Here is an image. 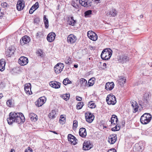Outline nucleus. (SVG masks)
Listing matches in <instances>:
<instances>
[{"instance_id": "nucleus-63", "label": "nucleus", "mask_w": 152, "mask_h": 152, "mask_svg": "<svg viewBox=\"0 0 152 152\" xmlns=\"http://www.w3.org/2000/svg\"><path fill=\"white\" fill-rule=\"evenodd\" d=\"M65 62L66 64H69V61L68 60L66 61Z\"/></svg>"}, {"instance_id": "nucleus-9", "label": "nucleus", "mask_w": 152, "mask_h": 152, "mask_svg": "<svg viewBox=\"0 0 152 152\" xmlns=\"http://www.w3.org/2000/svg\"><path fill=\"white\" fill-rule=\"evenodd\" d=\"M68 139L71 143L74 145L77 144V139H76L75 137L71 134H69L68 135Z\"/></svg>"}, {"instance_id": "nucleus-30", "label": "nucleus", "mask_w": 152, "mask_h": 152, "mask_svg": "<svg viewBox=\"0 0 152 152\" xmlns=\"http://www.w3.org/2000/svg\"><path fill=\"white\" fill-rule=\"evenodd\" d=\"M78 2L77 0H73L72 4V6L76 8H78L79 7Z\"/></svg>"}, {"instance_id": "nucleus-28", "label": "nucleus", "mask_w": 152, "mask_h": 152, "mask_svg": "<svg viewBox=\"0 0 152 152\" xmlns=\"http://www.w3.org/2000/svg\"><path fill=\"white\" fill-rule=\"evenodd\" d=\"M56 114V113L55 110H53L49 114L48 117L50 118H55V115Z\"/></svg>"}, {"instance_id": "nucleus-22", "label": "nucleus", "mask_w": 152, "mask_h": 152, "mask_svg": "<svg viewBox=\"0 0 152 152\" xmlns=\"http://www.w3.org/2000/svg\"><path fill=\"white\" fill-rule=\"evenodd\" d=\"M25 91L27 94L29 95H31L32 94V92L31 91V88L30 86H29L28 84H26L24 86Z\"/></svg>"}, {"instance_id": "nucleus-54", "label": "nucleus", "mask_w": 152, "mask_h": 152, "mask_svg": "<svg viewBox=\"0 0 152 152\" xmlns=\"http://www.w3.org/2000/svg\"><path fill=\"white\" fill-rule=\"evenodd\" d=\"M115 127V128L118 130V131L121 128L120 126L118 124H117Z\"/></svg>"}, {"instance_id": "nucleus-20", "label": "nucleus", "mask_w": 152, "mask_h": 152, "mask_svg": "<svg viewBox=\"0 0 152 152\" xmlns=\"http://www.w3.org/2000/svg\"><path fill=\"white\" fill-rule=\"evenodd\" d=\"M6 62L4 59H1L0 60V70L3 71L5 69Z\"/></svg>"}, {"instance_id": "nucleus-1", "label": "nucleus", "mask_w": 152, "mask_h": 152, "mask_svg": "<svg viewBox=\"0 0 152 152\" xmlns=\"http://www.w3.org/2000/svg\"><path fill=\"white\" fill-rule=\"evenodd\" d=\"M25 119L22 113H16L11 112L10 113L9 118H7L8 123L11 125L13 122L21 124L24 122Z\"/></svg>"}, {"instance_id": "nucleus-44", "label": "nucleus", "mask_w": 152, "mask_h": 152, "mask_svg": "<svg viewBox=\"0 0 152 152\" xmlns=\"http://www.w3.org/2000/svg\"><path fill=\"white\" fill-rule=\"evenodd\" d=\"M37 54L38 55V56H40L42 57L43 56V52L42 50H38L37 52Z\"/></svg>"}, {"instance_id": "nucleus-7", "label": "nucleus", "mask_w": 152, "mask_h": 152, "mask_svg": "<svg viewBox=\"0 0 152 152\" xmlns=\"http://www.w3.org/2000/svg\"><path fill=\"white\" fill-rule=\"evenodd\" d=\"M86 121L88 123H91L93 121L94 116L90 112H87L85 114Z\"/></svg>"}, {"instance_id": "nucleus-16", "label": "nucleus", "mask_w": 152, "mask_h": 152, "mask_svg": "<svg viewBox=\"0 0 152 152\" xmlns=\"http://www.w3.org/2000/svg\"><path fill=\"white\" fill-rule=\"evenodd\" d=\"M51 87L55 88H58L60 87V83L56 81H52L50 83Z\"/></svg>"}, {"instance_id": "nucleus-34", "label": "nucleus", "mask_w": 152, "mask_h": 152, "mask_svg": "<svg viewBox=\"0 0 152 152\" xmlns=\"http://www.w3.org/2000/svg\"><path fill=\"white\" fill-rule=\"evenodd\" d=\"M94 78H92L89 80L88 82V85L89 86H92L94 84Z\"/></svg>"}, {"instance_id": "nucleus-17", "label": "nucleus", "mask_w": 152, "mask_h": 152, "mask_svg": "<svg viewBox=\"0 0 152 152\" xmlns=\"http://www.w3.org/2000/svg\"><path fill=\"white\" fill-rule=\"evenodd\" d=\"M79 134L80 136L83 138H85L86 136L87 133L86 129L84 128H80L79 131Z\"/></svg>"}, {"instance_id": "nucleus-33", "label": "nucleus", "mask_w": 152, "mask_h": 152, "mask_svg": "<svg viewBox=\"0 0 152 152\" xmlns=\"http://www.w3.org/2000/svg\"><path fill=\"white\" fill-rule=\"evenodd\" d=\"M92 101H91L89 102L88 104V107L91 109L94 108L96 107L95 104L94 103H92Z\"/></svg>"}, {"instance_id": "nucleus-40", "label": "nucleus", "mask_w": 152, "mask_h": 152, "mask_svg": "<svg viewBox=\"0 0 152 152\" xmlns=\"http://www.w3.org/2000/svg\"><path fill=\"white\" fill-rule=\"evenodd\" d=\"M39 7V3L38 2H36V3L34 4L31 7L34 10H36Z\"/></svg>"}, {"instance_id": "nucleus-38", "label": "nucleus", "mask_w": 152, "mask_h": 152, "mask_svg": "<svg viewBox=\"0 0 152 152\" xmlns=\"http://www.w3.org/2000/svg\"><path fill=\"white\" fill-rule=\"evenodd\" d=\"M63 116V115H61L60 117V119L59 120L60 123L62 124H64L66 121L65 118L64 116Z\"/></svg>"}, {"instance_id": "nucleus-25", "label": "nucleus", "mask_w": 152, "mask_h": 152, "mask_svg": "<svg viewBox=\"0 0 152 152\" xmlns=\"http://www.w3.org/2000/svg\"><path fill=\"white\" fill-rule=\"evenodd\" d=\"M133 104H132V107L134 108L133 113H136L138 111L139 106L138 105L137 103L136 102H133Z\"/></svg>"}, {"instance_id": "nucleus-56", "label": "nucleus", "mask_w": 152, "mask_h": 152, "mask_svg": "<svg viewBox=\"0 0 152 152\" xmlns=\"http://www.w3.org/2000/svg\"><path fill=\"white\" fill-rule=\"evenodd\" d=\"M41 32H37L36 34V37H40V35Z\"/></svg>"}, {"instance_id": "nucleus-32", "label": "nucleus", "mask_w": 152, "mask_h": 152, "mask_svg": "<svg viewBox=\"0 0 152 152\" xmlns=\"http://www.w3.org/2000/svg\"><path fill=\"white\" fill-rule=\"evenodd\" d=\"M80 83L81 86H85L87 84V81L84 78H82L80 79Z\"/></svg>"}, {"instance_id": "nucleus-23", "label": "nucleus", "mask_w": 152, "mask_h": 152, "mask_svg": "<svg viewBox=\"0 0 152 152\" xmlns=\"http://www.w3.org/2000/svg\"><path fill=\"white\" fill-rule=\"evenodd\" d=\"M73 17H71L70 18H69V20H68V23L69 25L74 26L76 23V21L73 19Z\"/></svg>"}, {"instance_id": "nucleus-4", "label": "nucleus", "mask_w": 152, "mask_h": 152, "mask_svg": "<svg viewBox=\"0 0 152 152\" xmlns=\"http://www.w3.org/2000/svg\"><path fill=\"white\" fill-rule=\"evenodd\" d=\"M106 101L109 104L114 105L116 102V98L115 96L112 94H110L107 95Z\"/></svg>"}, {"instance_id": "nucleus-14", "label": "nucleus", "mask_w": 152, "mask_h": 152, "mask_svg": "<svg viewBox=\"0 0 152 152\" xmlns=\"http://www.w3.org/2000/svg\"><path fill=\"white\" fill-rule=\"evenodd\" d=\"M28 58L24 56L20 57L19 59V63L21 66L26 65L28 63Z\"/></svg>"}, {"instance_id": "nucleus-15", "label": "nucleus", "mask_w": 152, "mask_h": 152, "mask_svg": "<svg viewBox=\"0 0 152 152\" xmlns=\"http://www.w3.org/2000/svg\"><path fill=\"white\" fill-rule=\"evenodd\" d=\"M56 36L55 34L53 32L49 33L47 37L48 41L49 42H53L55 39Z\"/></svg>"}, {"instance_id": "nucleus-5", "label": "nucleus", "mask_w": 152, "mask_h": 152, "mask_svg": "<svg viewBox=\"0 0 152 152\" xmlns=\"http://www.w3.org/2000/svg\"><path fill=\"white\" fill-rule=\"evenodd\" d=\"M64 65L63 63H58L54 67V70L57 74L60 73L62 71Z\"/></svg>"}, {"instance_id": "nucleus-6", "label": "nucleus", "mask_w": 152, "mask_h": 152, "mask_svg": "<svg viewBox=\"0 0 152 152\" xmlns=\"http://www.w3.org/2000/svg\"><path fill=\"white\" fill-rule=\"evenodd\" d=\"M87 36L90 39L93 41H95L97 39V35L93 31H88L87 32Z\"/></svg>"}, {"instance_id": "nucleus-45", "label": "nucleus", "mask_w": 152, "mask_h": 152, "mask_svg": "<svg viewBox=\"0 0 152 152\" xmlns=\"http://www.w3.org/2000/svg\"><path fill=\"white\" fill-rule=\"evenodd\" d=\"M86 7H88L89 6H91V2L89 0H86Z\"/></svg>"}, {"instance_id": "nucleus-43", "label": "nucleus", "mask_w": 152, "mask_h": 152, "mask_svg": "<svg viewBox=\"0 0 152 152\" xmlns=\"http://www.w3.org/2000/svg\"><path fill=\"white\" fill-rule=\"evenodd\" d=\"M149 95L148 94H144V99L145 101H146V103L148 102V101L149 99Z\"/></svg>"}, {"instance_id": "nucleus-3", "label": "nucleus", "mask_w": 152, "mask_h": 152, "mask_svg": "<svg viewBox=\"0 0 152 152\" xmlns=\"http://www.w3.org/2000/svg\"><path fill=\"white\" fill-rule=\"evenodd\" d=\"M151 115L150 113H145L142 115L140 121L142 124H146L151 121Z\"/></svg>"}, {"instance_id": "nucleus-53", "label": "nucleus", "mask_w": 152, "mask_h": 152, "mask_svg": "<svg viewBox=\"0 0 152 152\" xmlns=\"http://www.w3.org/2000/svg\"><path fill=\"white\" fill-rule=\"evenodd\" d=\"M76 99L77 100L79 101H81L82 100V98L79 96H76Z\"/></svg>"}, {"instance_id": "nucleus-51", "label": "nucleus", "mask_w": 152, "mask_h": 152, "mask_svg": "<svg viewBox=\"0 0 152 152\" xmlns=\"http://www.w3.org/2000/svg\"><path fill=\"white\" fill-rule=\"evenodd\" d=\"M39 22V18H37L34 19V22L35 23H38Z\"/></svg>"}, {"instance_id": "nucleus-18", "label": "nucleus", "mask_w": 152, "mask_h": 152, "mask_svg": "<svg viewBox=\"0 0 152 152\" xmlns=\"http://www.w3.org/2000/svg\"><path fill=\"white\" fill-rule=\"evenodd\" d=\"M114 84L113 82H108L106 83L105 88L107 90H111L114 88Z\"/></svg>"}, {"instance_id": "nucleus-48", "label": "nucleus", "mask_w": 152, "mask_h": 152, "mask_svg": "<svg viewBox=\"0 0 152 152\" xmlns=\"http://www.w3.org/2000/svg\"><path fill=\"white\" fill-rule=\"evenodd\" d=\"M1 5L3 7H7L9 6L8 5L6 2L2 3Z\"/></svg>"}, {"instance_id": "nucleus-11", "label": "nucleus", "mask_w": 152, "mask_h": 152, "mask_svg": "<svg viewBox=\"0 0 152 152\" xmlns=\"http://www.w3.org/2000/svg\"><path fill=\"white\" fill-rule=\"evenodd\" d=\"M76 37L73 34L69 35L67 38V41L68 43L73 44L76 41Z\"/></svg>"}, {"instance_id": "nucleus-62", "label": "nucleus", "mask_w": 152, "mask_h": 152, "mask_svg": "<svg viewBox=\"0 0 152 152\" xmlns=\"http://www.w3.org/2000/svg\"><path fill=\"white\" fill-rule=\"evenodd\" d=\"M122 125L124 126V125H125V122L124 121H123L122 122Z\"/></svg>"}, {"instance_id": "nucleus-39", "label": "nucleus", "mask_w": 152, "mask_h": 152, "mask_svg": "<svg viewBox=\"0 0 152 152\" xmlns=\"http://www.w3.org/2000/svg\"><path fill=\"white\" fill-rule=\"evenodd\" d=\"M92 13V11L91 10H89L85 12L84 16L85 17H88V16Z\"/></svg>"}, {"instance_id": "nucleus-29", "label": "nucleus", "mask_w": 152, "mask_h": 152, "mask_svg": "<svg viewBox=\"0 0 152 152\" xmlns=\"http://www.w3.org/2000/svg\"><path fill=\"white\" fill-rule=\"evenodd\" d=\"M117 12L115 9H113L111 10L109 13V15L113 17H115L117 14Z\"/></svg>"}, {"instance_id": "nucleus-26", "label": "nucleus", "mask_w": 152, "mask_h": 152, "mask_svg": "<svg viewBox=\"0 0 152 152\" xmlns=\"http://www.w3.org/2000/svg\"><path fill=\"white\" fill-rule=\"evenodd\" d=\"M44 23L46 28H48L49 26L48 19L46 18V15H44L43 17Z\"/></svg>"}, {"instance_id": "nucleus-42", "label": "nucleus", "mask_w": 152, "mask_h": 152, "mask_svg": "<svg viewBox=\"0 0 152 152\" xmlns=\"http://www.w3.org/2000/svg\"><path fill=\"white\" fill-rule=\"evenodd\" d=\"M35 104L38 107H39L42 106L43 104L39 99L35 102Z\"/></svg>"}, {"instance_id": "nucleus-36", "label": "nucleus", "mask_w": 152, "mask_h": 152, "mask_svg": "<svg viewBox=\"0 0 152 152\" xmlns=\"http://www.w3.org/2000/svg\"><path fill=\"white\" fill-rule=\"evenodd\" d=\"M83 102H79L76 105V108L77 109H81L83 106Z\"/></svg>"}, {"instance_id": "nucleus-47", "label": "nucleus", "mask_w": 152, "mask_h": 152, "mask_svg": "<svg viewBox=\"0 0 152 152\" xmlns=\"http://www.w3.org/2000/svg\"><path fill=\"white\" fill-rule=\"evenodd\" d=\"M73 127L77 128V121L76 120H74L73 122Z\"/></svg>"}, {"instance_id": "nucleus-58", "label": "nucleus", "mask_w": 152, "mask_h": 152, "mask_svg": "<svg viewBox=\"0 0 152 152\" xmlns=\"http://www.w3.org/2000/svg\"><path fill=\"white\" fill-rule=\"evenodd\" d=\"M50 131V132H51L53 133L54 134H58V133L56 132L55 131Z\"/></svg>"}, {"instance_id": "nucleus-35", "label": "nucleus", "mask_w": 152, "mask_h": 152, "mask_svg": "<svg viewBox=\"0 0 152 152\" xmlns=\"http://www.w3.org/2000/svg\"><path fill=\"white\" fill-rule=\"evenodd\" d=\"M63 83V84L65 85H66L68 84L72 83V82L69 80L68 78L65 79L64 80Z\"/></svg>"}, {"instance_id": "nucleus-19", "label": "nucleus", "mask_w": 152, "mask_h": 152, "mask_svg": "<svg viewBox=\"0 0 152 152\" xmlns=\"http://www.w3.org/2000/svg\"><path fill=\"white\" fill-rule=\"evenodd\" d=\"M118 120L117 116L115 115H113L111 118L110 120L109 121H111L112 124H113L115 125L117 124Z\"/></svg>"}, {"instance_id": "nucleus-60", "label": "nucleus", "mask_w": 152, "mask_h": 152, "mask_svg": "<svg viewBox=\"0 0 152 152\" xmlns=\"http://www.w3.org/2000/svg\"><path fill=\"white\" fill-rule=\"evenodd\" d=\"M74 66L75 68H77L78 67V66L77 64H74Z\"/></svg>"}, {"instance_id": "nucleus-52", "label": "nucleus", "mask_w": 152, "mask_h": 152, "mask_svg": "<svg viewBox=\"0 0 152 152\" xmlns=\"http://www.w3.org/2000/svg\"><path fill=\"white\" fill-rule=\"evenodd\" d=\"M107 152H116V151L115 148H112L109 150Z\"/></svg>"}, {"instance_id": "nucleus-46", "label": "nucleus", "mask_w": 152, "mask_h": 152, "mask_svg": "<svg viewBox=\"0 0 152 152\" xmlns=\"http://www.w3.org/2000/svg\"><path fill=\"white\" fill-rule=\"evenodd\" d=\"M46 98H45V96L43 97H40L39 99H38L41 101V102L42 103V104H43L45 102V99Z\"/></svg>"}, {"instance_id": "nucleus-8", "label": "nucleus", "mask_w": 152, "mask_h": 152, "mask_svg": "<svg viewBox=\"0 0 152 152\" xmlns=\"http://www.w3.org/2000/svg\"><path fill=\"white\" fill-rule=\"evenodd\" d=\"M25 7V2L23 0H18L16 5L17 10L20 11L23 9Z\"/></svg>"}, {"instance_id": "nucleus-13", "label": "nucleus", "mask_w": 152, "mask_h": 152, "mask_svg": "<svg viewBox=\"0 0 152 152\" xmlns=\"http://www.w3.org/2000/svg\"><path fill=\"white\" fill-rule=\"evenodd\" d=\"M92 147V145L91 144L90 141L84 142L83 145V150L85 151L88 150L90 149Z\"/></svg>"}, {"instance_id": "nucleus-64", "label": "nucleus", "mask_w": 152, "mask_h": 152, "mask_svg": "<svg viewBox=\"0 0 152 152\" xmlns=\"http://www.w3.org/2000/svg\"><path fill=\"white\" fill-rule=\"evenodd\" d=\"M10 152H15V151L14 150L12 149L11 150V151Z\"/></svg>"}, {"instance_id": "nucleus-57", "label": "nucleus", "mask_w": 152, "mask_h": 152, "mask_svg": "<svg viewBox=\"0 0 152 152\" xmlns=\"http://www.w3.org/2000/svg\"><path fill=\"white\" fill-rule=\"evenodd\" d=\"M111 130L113 131H118V130L117 129L115 128V127H113L112 129Z\"/></svg>"}, {"instance_id": "nucleus-37", "label": "nucleus", "mask_w": 152, "mask_h": 152, "mask_svg": "<svg viewBox=\"0 0 152 152\" xmlns=\"http://www.w3.org/2000/svg\"><path fill=\"white\" fill-rule=\"evenodd\" d=\"M70 96V95L69 94H66L63 95L62 98L64 100L67 101L69 99Z\"/></svg>"}, {"instance_id": "nucleus-59", "label": "nucleus", "mask_w": 152, "mask_h": 152, "mask_svg": "<svg viewBox=\"0 0 152 152\" xmlns=\"http://www.w3.org/2000/svg\"><path fill=\"white\" fill-rule=\"evenodd\" d=\"M100 0H92V1L95 2L97 3H98Z\"/></svg>"}, {"instance_id": "nucleus-12", "label": "nucleus", "mask_w": 152, "mask_h": 152, "mask_svg": "<svg viewBox=\"0 0 152 152\" xmlns=\"http://www.w3.org/2000/svg\"><path fill=\"white\" fill-rule=\"evenodd\" d=\"M29 37L27 35H25L22 38L20 41V43L22 45L27 44L30 41Z\"/></svg>"}, {"instance_id": "nucleus-10", "label": "nucleus", "mask_w": 152, "mask_h": 152, "mask_svg": "<svg viewBox=\"0 0 152 152\" xmlns=\"http://www.w3.org/2000/svg\"><path fill=\"white\" fill-rule=\"evenodd\" d=\"M117 140L116 134H112L110 135L108 139V141L111 144H114Z\"/></svg>"}, {"instance_id": "nucleus-31", "label": "nucleus", "mask_w": 152, "mask_h": 152, "mask_svg": "<svg viewBox=\"0 0 152 152\" xmlns=\"http://www.w3.org/2000/svg\"><path fill=\"white\" fill-rule=\"evenodd\" d=\"M121 79L119 80V84L121 85L126 83V79L125 77H124L123 76H121Z\"/></svg>"}, {"instance_id": "nucleus-55", "label": "nucleus", "mask_w": 152, "mask_h": 152, "mask_svg": "<svg viewBox=\"0 0 152 152\" xmlns=\"http://www.w3.org/2000/svg\"><path fill=\"white\" fill-rule=\"evenodd\" d=\"M34 11V9L31 7L29 11V13L30 14H32Z\"/></svg>"}, {"instance_id": "nucleus-41", "label": "nucleus", "mask_w": 152, "mask_h": 152, "mask_svg": "<svg viewBox=\"0 0 152 152\" xmlns=\"http://www.w3.org/2000/svg\"><path fill=\"white\" fill-rule=\"evenodd\" d=\"M86 0H79V3L82 6L86 7Z\"/></svg>"}, {"instance_id": "nucleus-61", "label": "nucleus", "mask_w": 152, "mask_h": 152, "mask_svg": "<svg viewBox=\"0 0 152 152\" xmlns=\"http://www.w3.org/2000/svg\"><path fill=\"white\" fill-rule=\"evenodd\" d=\"M3 96V95L2 94H0V99Z\"/></svg>"}, {"instance_id": "nucleus-21", "label": "nucleus", "mask_w": 152, "mask_h": 152, "mask_svg": "<svg viewBox=\"0 0 152 152\" xmlns=\"http://www.w3.org/2000/svg\"><path fill=\"white\" fill-rule=\"evenodd\" d=\"M14 51L13 49L10 47L6 52L5 54L6 56L9 57H10L11 56L14 54Z\"/></svg>"}, {"instance_id": "nucleus-24", "label": "nucleus", "mask_w": 152, "mask_h": 152, "mask_svg": "<svg viewBox=\"0 0 152 152\" xmlns=\"http://www.w3.org/2000/svg\"><path fill=\"white\" fill-rule=\"evenodd\" d=\"M120 59L123 62H126L129 60V58L125 55H122L120 56Z\"/></svg>"}, {"instance_id": "nucleus-50", "label": "nucleus", "mask_w": 152, "mask_h": 152, "mask_svg": "<svg viewBox=\"0 0 152 152\" xmlns=\"http://www.w3.org/2000/svg\"><path fill=\"white\" fill-rule=\"evenodd\" d=\"M24 152H33V150L31 148L28 147V149L25 150Z\"/></svg>"}, {"instance_id": "nucleus-49", "label": "nucleus", "mask_w": 152, "mask_h": 152, "mask_svg": "<svg viewBox=\"0 0 152 152\" xmlns=\"http://www.w3.org/2000/svg\"><path fill=\"white\" fill-rule=\"evenodd\" d=\"M6 103L7 105L10 107L11 106V105H12V102L11 100H7V102Z\"/></svg>"}, {"instance_id": "nucleus-2", "label": "nucleus", "mask_w": 152, "mask_h": 152, "mask_svg": "<svg viewBox=\"0 0 152 152\" xmlns=\"http://www.w3.org/2000/svg\"><path fill=\"white\" fill-rule=\"evenodd\" d=\"M112 53V51L111 49H104L102 52L101 57L103 60H108L110 58Z\"/></svg>"}, {"instance_id": "nucleus-27", "label": "nucleus", "mask_w": 152, "mask_h": 152, "mask_svg": "<svg viewBox=\"0 0 152 152\" xmlns=\"http://www.w3.org/2000/svg\"><path fill=\"white\" fill-rule=\"evenodd\" d=\"M29 117L31 120L32 121H35L37 120V119L36 118L37 117V116L34 113H31L29 115Z\"/></svg>"}]
</instances>
